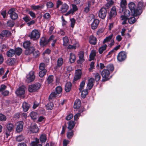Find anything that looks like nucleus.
I'll list each match as a JSON object with an SVG mask.
<instances>
[{"label":"nucleus","instance_id":"nucleus-15","mask_svg":"<svg viewBox=\"0 0 146 146\" xmlns=\"http://www.w3.org/2000/svg\"><path fill=\"white\" fill-rule=\"evenodd\" d=\"M30 131L33 133H36L38 131V128L36 124L33 123L31 125Z\"/></svg>","mask_w":146,"mask_h":146},{"label":"nucleus","instance_id":"nucleus-5","mask_svg":"<svg viewBox=\"0 0 146 146\" xmlns=\"http://www.w3.org/2000/svg\"><path fill=\"white\" fill-rule=\"evenodd\" d=\"M40 86L41 85L39 83L31 85L29 86L28 88V90L31 92H35L39 89Z\"/></svg>","mask_w":146,"mask_h":146},{"label":"nucleus","instance_id":"nucleus-56","mask_svg":"<svg viewBox=\"0 0 146 146\" xmlns=\"http://www.w3.org/2000/svg\"><path fill=\"white\" fill-rule=\"evenodd\" d=\"M137 8L139 9V10L141 11V9L143 7V4L142 2H139L137 5Z\"/></svg>","mask_w":146,"mask_h":146},{"label":"nucleus","instance_id":"nucleus-32","mask_svg":"<svg viewBox=\"0 0 146 146\" xmlns=\"http://www.w3.org/2000/svg\"><path fill=\"white\" fill-rule=\"evenodd\" d=\"M75 124V122L74 121H71L69 122L68 128L69 130H71L74 127Z\"/></svg>","mask_w":146,"mask_h":146},{"label":"nucleus","instance_id":"nucleus-38","mask_svg":"<svg viewBox=\"0 0 146 146\" xmlns=\"http://www.w3.org/2000/svg\"><path fill=\"white\" fill-rule=\"evenodd\" d=\"M39 140L36 139V141H33L31 143L32 146H42V145L38 144Z\"/></svg>","mask_w":146,"mask_h":146},{"label":"nucleus","instance_id":"nucleus-13","mask_svg":"<svg viewBox=\"0 0 146 146\" xmlns=\"http://www.w3.org/2000/svg\"><path fill=\"white\" fill-rule=\"evenodd\" d=\"M23 121H20L17 123L16 131L18 133L21 132L23 129Z\"/></svg>","mask_w":146,"mask_h":146},{"label":"nucleus","instance_id":"nucleus-16","mask_svg":"<svg viewBox=\"0 0 146 146\" xmlns=\"http://www.w3.org/2000/svg\"><path fill=\"white\" fill-rule=\"evenodd\" d=\"M116 15V8L115 6H113L111 9L109 14L110 18L111 19L112 18L115 17Z\"/></svg>","mask_w":146,"mask_h":146},{"label":"nucleus","instance_id":"nucleus-60","mask_svg":"<svg viewBox=\"0 0 146 146\" xmlns=\"http://www.w3.org/2000/svg\"><path fill=\"white\" fill-rule=\"evenodd\" d=\"M70 20L71 21V27L72 28H73L75 23L76 21L73 18L71 19Z\"/></svg>","mask_w":146,"mask_h":146},{"label":"nucleus","instance_id":"nucleus-31","mask_svg":"<svg viewBox=\"0 0 146 146\" xmlns=\"http://www.w3.org/2000/svg\"><path fill=\"white\" fill-rule=\"evenodd\" d=\"M30 105L26 102H24L23 104L22 107L25 111H27L29 108Z\"/></svg>","mask_w":146,"mask_h":146},{"label":"nucleus","instance_id":"nucleus-17","mask_svg":"<svg viewBox=\"0 0 146 146\" xmlns=\"http://www.w3.org/2000/svg\"><path fill=\"white\" fill-rule=\"evenodd\" d=\"M72 9H70L69 10L66 14H65L66 16H68L69 14H73L76 11L77 9V8L76 5H72Z\"/></svg>","mask_w":146,"mask_h":146},{"label":"nucleus","instance_id":"nucleus-24","mask_svg":"<svg viewBox=\"0 0 146 146\" xmlns=\"http://www.w3.org/2000/svg\"><path fill=\"white\" fill-rule=\"evenodd\" d=\"M48 42V40L44 37H42L40 40V44L41 45L44 46L46 45Z\"/></svg>","mask_w":146,"mask_h":146},{"label":"nucleus","instance_id":"nucleus-11","mask_svg":"<svg viewBox=\"0 0 146 146\" xmlns=\"http://www.w3.org/2000/svg\"><path fill=\"white\" fill-rule=\"evenodd\" d=\"M110 73V71L106 70V69L102 70V75L104 80H108Z\"/></svg>","mask_w":146,"mask_h":146},{"label":"nucleus","instance_id":"nucleus-3","mask_svg":"<svg viewBox=\"0 0 146 146\" xmlns=\"http://www.w3.org/2000/svg\"><path fill=\"white\" fill-rule=\"evenodd\" d=\"M89 19H91L93 21L91 24V27L93 29H96L99 23V20L97 19H95V16L93 15H91L89 17Z\"/></svg>","mask_w":146,"mask_h":146},{"label":"nucleus","instance_id":"nucleus-7","mask_svg":"<svg viewBox=\"0 0 146 146\" xmlns=\"http://www.w3.org/2000/svg\"><path fill=\"white\" fill-rule=\"evenodd\" d=\"M26 78L27 81L28 83L33 81L35 78L34 72L33 71H30L27 76Z\"/></svg>","mask_w":146,"mask_h":146},{"label":"nucleus","instance_id":"nucleus-25","mask_svg":"<svg viewBox=\"0 0 146 146\" xmlns=\"http://www.w3.org/2000/svg\"><path fill=\"white\" fill-rule=\"evenodd\" d=\"M15 54V50L10 49L7 52V55L9 57H12Z\"/></svg>","mask_w":146,"mask_h":146},{"label":"nucleus","instance_id":"nucleus-64","mask_svg":"<svg viewBox=\"0 0 146 146\" xmlns=\"http://www.w3.org/2000/svg\"><path fill=\"white\" fill-rule=\"evenodd\" d=\"M7 25L10 27H13L14 25V23L12 21H9L7 22Z\"/></svg>","mask_w":146,"mask_h":146},{"label":"nucleus","instance_id":"nucleus-23","mask_svg":"<svg viewBox=\"0 0 146 146\" xmlns=\"http://www.w3.org/2000/svg\"><path fill=\"white\" fill-rule=\"evenodd\" d=\"M89 42L90 44L95 45L97 43L96 39L93 36H90L89 38Z\"/></svg>","mask_w":146,"mask_h":146},{"label":"nucleus","instance_id":"nucleus-63","mask_svg":"<svg viewBox=\"0 0 146 146\" xmlns=\"http://www.w3.org/2000/svg\"><path fill=\"white\" fill-rule=\"evenodd\" d=\"M95 80L96 81H98L100 79V76L98 73L96 74L95 76Z\"/></svg>","mask_w":146,"mask_h":146},{"label":"nucleus","instance_id":"nucleus-58","mask_svg":"<svg viewBox=\"0 0 146 146\" xmlns=\"http://www.w3.org/2000/svg\"><path fill=\"white\" fill-rule=\"evenodd\" d=\"M120 47V45H118V46H116L115 48H114V49L109 52L108 54V55L112 53L113 52L114 50H117Z\"/></svg>","mask_w":146,"mask_h":146},{"label":"nucleus","instance_id":"nucleus-18","mask_svg":"<svg viewBox=\"0 0 146 146\" xmlns=\"http://www.w3.org/2000/svg\"><path fill=\"white\" fill-rule=\"evenodd\" d=\"M84 53L83 52H81L79 53V59L77 61L78 63L81 64L85 60L84 58Z\"/></svg>","mask_w":146,"mask_h":146},{"label":"nucleus","instance_id":"nucleus-20","mask_svg":"<svg viewBox=\"0 0 146 146\" xmlns=\"http://www.w3.org/2000/svg\"><path fill=\"white\" fill-rule=\"evenodd\" d=\"M81 106L80 100L79 99H76L75 101L74 106V108L76 109L80 108Z\"/></svg>","mask_w":146,"mask_h":146},{"label":"nucleus","instance_id":"nucleus-59","mask_svg":"<svg viewBox=\"0 0 146 146\" xmlns=\"http://www.w3.org/2000/svg\"><path fill=\"white\" fill-rule=\"evenodd\" d=\"M79 46V45L78 43H77L76 44V45H69L68 47V48L69 49H75L76 47H78Z\"/></svg>","mask_w":146,"mask_h":146},{"label":"nucleus","instance_id":"nucleus-19","mask_svg":"<svg viewBox=\"0 0 146 146\" xmlns=\"http://www.w3.org/2000/svg\"><path fill=\"white\" fill-rule=\"evenodd\" d=\"M94 80L93 78H91L88 80V83L87 85V87L89 90H90L94 85Z\"/></svg>","mask_w":146,"mask_h":146},{"label":"nucleus","instance_id":"nucleus-12","mask_svg":"<svg viewBox=\"0 0 146 146\" xmlns=\"http://www.w3.org/2000/svg\"><path fill=\"white\" fill-rule=\"evenodd\" d=\"M126 58V55L124 52H120L117 56V60L119 61H122L124 60Z\"/></svg>","mask_w":146,"mask_h":146},{"label":"nucleus","instance_id":"nucleus-52","mask_svg":"<svg viewBox=\"0 0 146 146\" xmlns=\"http://www.w3.org/2000/svg\"><path fill=\"white\" fill-rule=\"evenodd\" d=\"M7 118L5 115L2 113H0V121H4L6 120Z\"/></svg>","mask_w":146,"mask_h":146},{"label":"nucleus","instance_id":"nucleus-33","mask_svg":"<svg viewBox=\"0 0 146 146\" xmlns=\"http://www.w3.org/2000/svg\"><path fill=\"white\" fill-rule=\"evenodd\" d=\"M25 139V137L22 135H20L16 137V140L18 142L23 141Z\"/></svg>","mask_w":146,"mask_h":146},{"label":"nucleus","instance_id":"nucleus-10","mask_svg":"<svg viewBox=\"0 0 146 146\" xmlns=\"http://www.w3.org/2000/svg\"><path fill=\"white\" fill-rule=\"evenodd\" d=\"M15 11L14 9H11L8 12V13L10 15L11 17L13 20L16 19L18 18V15Z\"/></svg>","mask_w":146,"mask_h":146},{"label":"nucleus","instance_id":"nucleus-51","mask_svg":"<svg viewBox=\"0 0 146 146\" xmlns=\"http://www.w3.org/2000/svg\"><path fill=\"white\" fill-rule=\"evenodd\" d=\"M46 70H41L39 73V75L40 77H43L46 74Z\"/></svg>","mask_w":146,"mask_h":146},{"label":"nucleus","instance_id":"nucleus-1","mask_svg":"<svg viewBox=\"0 0 146 146\" xmlns=\"http://www.w3.org/2000/svg\"><path fill=\"white\" fill-rule=\"evenodd\" d=\"M128 7L131 11V15L133 16L137 17L139 15L142 13L139 10V9L135 4L133 2H130L128 4Z\"/></svg>","mask_w":146,"mask_h":146},{"label":"nucleus","instance_id":"nucleus-8","mask_svg":"<svg viewBox=\"0 0 146 146\" xmlns=\"http://www.w3.org/2000/svg\"><path fill=\"white\" fill-rule=\"evenodd\" d=\"M107 14V10L104 8H101L99 11L98 15L99 17L102 19H104L106 17Z\"/></svg>","mask_w":146,"mask_h":146},{"label":"nucleus","instance_id":"nucleus-42","mask_svg":"<svg viewBox=\"0 0 146 146\" xmlns=\"http://www.w3.org/2000/svg\"><path fill=\"white\" fill-rule=\"evenodd\" d=\"M113 36V35H111L109 36L106 37L105 39H104L103 41V44H104L105 43L108 42H109Z\"/></svg>","mask_w":146,"mask_h":146},{"label":"nucleus","instance_id":"nucleus-47","mask_svg":"<svg viewBox=\"0 0 146 146\" xmlns=\"http://www.w3.org/2000/svg\"><path fill=\"white\" fill-rule=\"evenodd\" d=\"M73 135V131H69L67 132V136L68 139H71Z\"/></svg>","mask_w":146,"mask_h":146},{"label":"nucleus","instance_id":"nucleus-2","mask_svg":"<svg viewBox=\"0 0 146 146\" xmlns=\"http://www.w3.org/2000/svg\"><path fill=\"white\" fill-rule=\"evenodd\" d=\"M124 15H122L121 16V23L124 25L126 23L127 20V17L129 16L130 15V12L128 9H123Z\"/></svg>","mask_w":146,"mask_h":146},{"label":"nucleus","instance_id":"nucleus-41","mask_svg":"<svg viewBox=\"0 0 146 146\" xmlns=\"http://www.w3.org/2000/svg\"><path fill=\"white\" fill-rule=\"evenodd\" d=\"M40 139L42 143L45 142L46 140V137L45 135L42 134L40 137Z\"/></svg>","mask_w":146,"mask_h":146},{"label":"nucleus","instance_id":"nucleus-62","mask_svg":"<svg viewBox=\"0 0 146 146\" xmlns=\"http://www.w3.org/2000/svg\"><path fill=\"white\" fill-rule=\"evenodd\" d=\"M6 86L4 85H1V86L0 88V92H2L3 91L6 89Z\"/></svg>","mask_w":146,"mask_h":146},{"label":"nucleus","instance_id":"nucleus-55","mask_svg":"<svg viewBox=\"0 0 146 146\" xmlns=\"http://www.w3.org/2000/svg\"><path fill=\"white\" fill-rule=\"evenodd\" d=\"M113 3V2L112 0H111L108 2L106 5V7L107 8H109Z\"/></svg>","mask_w":146,"mask_h":146},{"label":"nucleus","instance_id":"nucleus-21","mask_svg":"<svg viewBox=\"0 0 146 146\" xmlns=\"http://www.w3.org/2000/svg\"><path fill=\"white\" fill-rule=\"evenodd\" d=\"M10 35V33L7 30L3 31L1 33V34H0V38H3L4 37H7Z\"/></svg>","mask_w":146,"mask_h":146},{"label":"nucleus","instance_id":"nucleus-30","mask_svg":"<svg viewBox=\"0 0 146 146\" xmlns=\"http://www.w3.org/2000/svg\"><path fill=\"white\" fill-rule=\"evenodd\" d=\"M96 55V51L94 50H93L92 51L90 55L89 60L91 61L93 60Z\"/></svg>","mask_w":146,"mask_h":146},{"label":"nucleus","instance_id":"nucleus-48","mask_svg":"<svg viewBox=\"0 0 146 146\" xmlns=\"http://www.w3.org/2000/svg\"><path fill=\"white\" fill-rule=\"evenodd\" d=\"M62 92V88L60 86H58L56 88V92H55L57 94L59 95Z\"/></svg>","mask_w":146,"mask_h":146},{"label":"nucleus","instance_id":"nucleus-46","mask_svg":"<svg viewBox=\"0 0 146 146\" xmlns=\"http://www.w3.org/2000/svg\"><path fill=\"white\" fill-rule=\"evenodd\" d=\"M37 113L36 112H32L30 114V116L33 120L36 119L37 117Z\"/></svg>","mask_w":146,"mask_h":146},{"label":"nucleus","instance_id":"nucleus-34","mask_svg":"<svg viewBox=\"0 0 146 146\" xmlns=\"http://www.w3.org/2000/svg\"><path fill=\"white\" fill-rule=\"evenodd\" d=\"M63 45L67 46L69 44V40L67 37L65 36L63 38Z\"/></svg>","mask_w":146,"mask_h":146},{"label":"nucleus","instance_id":"nucleus-6","mask_svg":"<svg viewBox=\"0 0 146 146\" xmlns=\"http://www.w3.org/2000/svg\"><path fill=\"white\" fill-rule=\"evenodd\" d=\"M6 127V129L5 131L6 137L7 138L10 135V132L13 130L14 128V126L13 124L9 123L7 125Z\"/></svg>","mask_w":146,"mask_h":146},{"label":"nucleus","instance_id":"nucleus-40","mask_svg":"<svg viewBox=\"0 0 146 146\" xmlns=\"http://www.w3.org/2000/svg\"><path fill=\"white\" fill-rule=\"evenodd\" d=\"M15 54L18 55H20L22 52V50L20 48H17L15 50Z\"/></svg>","mask_w":146,"mask_h":146},{"label":"nucleus","instance_id":"nucleus-43","mask_svg":"<svg viewBox=\"0 0 146 146\" xmlns=\"http://www.w3.org/2000/svg\"><path fill=\"white\" fill-rule=\"evenodd\" d=\"M81 96L83 98H85L86 95L88 94V90L87 89L82 91Z\"/></svg>","mask_w":146,"mask_h":146},{"label":"nucleus","instance_id":"nucleus-37","mask_svg":"<svg viewBox=\"0 0 146 146\" xmlns=\"http://www.w3.org/2000/svg\"><path fill=\"white\" fill-rule=\"evenodd\" d=\"M85 80H84L82 81L80 83V88H79L80 92H81L82 89L84 88L85 84Z\"/></svg>","mask_w":146,"mask_h":146},{"label":"nucleus","instance_id":"nucleus-44","mask_svg":"<svg viewBox=\"0 0 146 146\" xmlns=\"http://www.w3.org/2000/svg\"><path fill=\"white\" fill-rule=\"evenodd\" d=\"M31 42L29 41H27L23 43V46L25 48H27L30 46Z\"/></svg>","mask_w":146,"mask_h":146},{"label":"nucleus","instance_id":"nucleus-50","mask_svg":"<svg viewBox=\"0 0 146 146\" xmlns=\"http://www.w3.org/2000/svg\"><path fill=\"white\" fill-rule=\"evenodd\" d=\"M63 63V59L61 58H58L57 60V65L58 66H61Z\"/></svg>","mask_w":146,"mask_h":146},{"label":"nucleus","instance_id":"nucleus-39","mask_svg":"<svg viewBox=\"0 0 146 146\" xmlns=\"http://www.w3.org/2000/svg\"><path fill=\"white\" fill-rule=\"evenodd\" d=\"M107 46V45L105 44L100 47L99 49V53L100 54L102 53L106 49Z\"/></svg>","mask_w":146,"mask_h":146},{"label":"nucleus","instance_id":"nucleus-26","mask_svg":"<svg viewBox=\"0 0 146 146\" xmlns=\"http://www.w3.org/2000/svg\"><path fill=\"white\" fill-rule=\"evenodd\" d=\"M58 95L55 92H53L50 95L49 97V99L50 100L54 99L58 96Z\"/></svg>","mask_w":146,"mask_h":146},{"label":"nucleus","instance_id":"nucleus-49","mask_svg":"<svg viewBox=\"0 0 146 146\" xmlns=\"http://www.w3.org/2000/svg\"><path fill=\"white\" fill-rule=\"evenodd\" d=\"M126 5V0H121L120 3V6L122 8V9H123Z\"/></svg>","mask_w":146,"mask_h":146},{"label":"nucleus","instance_id":"nucleus-57","mask_svg":"<svg viewBox=\"0 0 146 146\" xmlns=\"http://www.w3.org/2000/svg\"><path fill=\"white\" fill-rule=\"evenodd\" d=\"M91 6V4L90 3H88L87 6L85 7L84 9V11L86 13H87L90 11V8Z\"/></svg>","mask_w":146,"mask_h":146},{"label":"nucleus","instance_id":"nucleus-22","mask_svg":"<svg viewBox=\"0 0 146 146\" xmlns=\"http://www.w3.org/2000/svg\"><path fill=\"white\" fill-rule=\"evenodd\" d=\"M35 50L33 47H31L27 48L25 51V54L26 55L30 54L33 53Z\"/></svg>","mask_w":146,"mask_h":146},{"label":"nucleus","instance_id":"nucleus-28","mask_svg":"<svg viewBox=\"0 0 146 146\" xmlns=\"http://www.w3.org/2000/svg\"><path fill=\"white\" fill-rule=\"evenodd\" d=\"M76 57L75 55L72 53H70L69 59L70 62L71 63L74 62L76 60Z\"/></svg>","mask_w":146,"mask_h":146},{"label":"nucleus","instance_id":"nucleus-9","mask_svg":"<svg viewBox=\"0 0 146 146\" xmlns=\"http://www.w3.org/2000/svg\"><path fill=\"white\" fill-rule=\"evenodd\" d=\"M25 87L23 86L19 87L16 91V94L18 96L24 94L25 93Z\"/></svg>","mask_w":146,"mask_h":146},{"label":"nucleus","instance_id":"nucleus-27","mask_svg":"<svg viewBox=\"0 0 146 146\" xmlns=\"http://www.w3.org/2000/svg\"><path fill=\"white\" fill-rule=\"evenodd\" d=\"M71 84L70 82H68L66 84L65 89L66 92H68L70 91L71 88Z\"/></svg>","mask_w":146,"mask_h":146},{"label":"nucleus","instance_id":"nucleus-54","mask_svg":"<svg viewBox=\"0 0 146 146\" xmlns=\"http://www.w3.org/2000/svg\"><path fill=\"white\" fill-rule=\"evenodd\" d=\"M46 5L47 8H51L54 5L52 2H48L47 3Z\"/></svg>","mask_w":146,"mask_h":146},{"label":"nucleus","instance_id":"nucleus-4","mask_svg":"<svg viewBox=\"0 0 146 146\" xmlns=\"http://www.w3.org/2000/svg\"><path fill=\"white\" fill-rule=\"evenodd\" d=\"M29 36L33 40H36L40 38V32L38 30L34 29L32 31Z\"/></svg>","mask_w":146,"mask_h":146},{"label":"nucleus","instance_id":"nucleus-53","mask_svg":"<svg viewBox=\"0 0 146 146\" xmlns=\"http://www.w3.org/2000/svg\"><path fill=\"white\" fill-rule=\"evenodd\" d=\"M54 76L52 75L49 76L47 79V81L48 84L51 83L53 81Z\"/></svg>","mask_w":146,"mask_h":146},{"label":"nucleus","instance_id":"nucleus-29","mask_svg":"<svg viewBox=\"0 0 146 146\" xmlns=\"http://www.w3.org/2000/svg\"><path fill=\"white\" fill-rule=\"evenodd\" d=\"M31 7L34 10H38L43 8L44 7V5H43L40 4L38 5H32Z\"/></svg>","mask_w":146,"mask_h":146},{"label":"nucleus","instance_id":"nucleus-61","mask_svg":"<svg viewBox=\"0 0 146 146\" xmlns=\"http://www.w3.org/2000/svg\"><path fill=\"white\" fill-rule=\"evenodd\" d=\"M45 67V65L43 63H41L39 65V69L40 70H45L44 68Z\"/></svg>","mask_w":146,"mask_h":146},{"label":"nucleus","instance_id":"nucleus-36","mask_svg":"<svg viewBox=\"0 0 146 146\" xmlns=\"http://www.w3.org/2000/svg\"><path fill=\"white\" fill-rule=\"evenodd\" d=\"M114 66L112 64H109L106 67V69L109 70L110 72H112L114 70Z\"/></svg>","mask_w":146,"mask_h":146},{"label":"nucleus","instance_id":"nucleus-35","mask_svg":"<svg viewBox=\"0 0 146 146\" xmlns=\"http://www.w3.org/2000/svg\"><path fill=\"white\" fill-rule=\"evenodd\" d=\"M130 17L128 19V21L129 23L130 24H133L134 23L137 21V19L134 17Z\"/></svg>","mask_w":146,"mask_h":146},{"label":"nucleus","instance_id":"nucleus-45","mask_svg":"<svg viewBox=\"0 0 146 146\" xmlns=\"http://www.w3.org/2000/svg\"><path fill=\"white\" fill-rule=\"evenodd\" d=\"M53 104L52 102L49 103L46 105V108L48 110H50L52 109L53 108Z\"/></svg>","mask_w":146,"mask_h":146},{"label":"nucleus","instance_id":"nucleus-14","mask_svg":"<svg viewBox=\"0 0 146 146\" xmlns=\"http://www.w3.org/2000/svg\"><path fill=\"white\" fill-rule=\"evenodd\" d=\"M69 7L67 4L64 3L62 4L59 11L62 13H64L67 11Z\"/></svg>","mask_w":146,"mask_h":146}]
</instances>
